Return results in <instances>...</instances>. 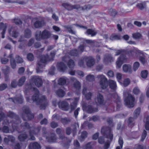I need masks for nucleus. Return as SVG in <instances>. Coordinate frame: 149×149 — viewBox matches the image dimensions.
<instances>
[{
  "instance_id": "41",
  "label": "nucleus",
  "mask_w": 149,
  "mask_h": 149,
  "mask_svg": "<svg viewBox=\"0 0 149 149\" xmlns=\"http://www.w3.org/2000/svg\"><path fill=\"white\" fill-rule=\"evenodd\" d=\"M67 65L69 68H73L74 66V62L72 60H70L68 62Z\"/></svg>"
},
{
  "instance_id": "24",
  "label": "nucleus",
  "mask_w": 149,
  "mask_h": 149,
  "mask_svg": "<svg viewBox=\"0 0 149 149\" xmlns=\"http://www.w3.org/2000/svg\"><path fill=\"white\" fill-rule=\"evenodd\" d=\"M123 71L125 72H128L131 73L132 72L131 66L129 64H124L123 67Z\"/></svg>"
},
{
  "instance_id": "33",
  "label": "nucleus",
  "mask_w": 149,
  "mask_h": 149,
  "mask_svg": "<svg viewBox=\"0 0 149 149\" xmlns=\"http://www.w3.org/2000/svg\"><path fill=\"white\" fill-rule=\"evenodd\" d=\"M47 141L49 142H56V135L54 134H52L50 137H46Z\"/></svg>"
},
{
  "instance_id": "28",
  "label": "nucleus",
  "mask_w": 149,
  "mask_h": 149,
  "mask_svg": "<svg viewBox=\"0 0 149 149\" xmlns=\"http://www.w3.org/2000/svg\"><path fill=\"white\" fill-rule=\"evenodd\" d=\"M45 24V22L43 20L37 21L34 24V26L36 28H39L42 27Z\"/></svg>"
},
{
  "instance_id": "61",
  "label": "nucleus",
  "mask_w": 149,
  "mask_h": 149,
  "mask_svg": "<svg viewBox=\"0 0 149 149\" xmlns=\"http://www.w3.org/2000/svg\"><path fill=\"white\" fill-rule=\"evenodd\" d=\"M7 85L6 84H3L0 85V91H2L7 88Z\"/></svg>"
},
{
  "instance_id": "46",
  "label": "nucleus",
  "mask_w": 149,
  "mask_h": 149,
  "mask_svg": "<svg viewBox=\"0 0 149 149\" xmlns=\"http://www.w3.org/2000/svg\"><path fill=\"white\" fill-rule=\"evenodd\" d=\"M130 83V81L129 79L127 78L124 80L122 84V85L123 86L126 87L129 85Z\"/></svg>"
},
{
  "instance_id": "16",
  "label": "nucleus",
  "mask_w": 149,
  "mask_h": 149,
  "mask_svg": "<svg viewBox=\"0 0 149 149\" xmlns=\"http://www.w3.org/2000/svg\"><path fill=\"white\" fill-rule=\"evenodd\" d=\"M0 2H4L6 3H18L19 4H24L25 3L22 0H0Z\"/></svg>"
},
{
  "instance_id": "42",
  "label": "nucleus",
  "mask_w": 149,
  "mask_h": 149,
  "mask_svg": "<svg viewBox=\"0 0 149 149\" xmlns=\"http://www.w3.org/2000/svg\"><path fill=\"white\" fill-rule=\"evenodd\" d=\"M141 111V109L140 108H137L135 111L134 113V118H137L139 115Z\"/></svg>"
},
{
  "instance_id": "9",
  "label": "nucleus",
  "mask_w": 149,
  "mask_h": 149,
  "mask_svg": "<svg viewBox=\"0 0 149 149\" xmlns=\"http://www.w3.org/2000/svg\"><path fill=\"white\" fill-rule=\"evenodd\" d=\"M82 108L84 111H86L88 113H93L98 111L97 108L93 107L91 105L86 106L85 105L83 104Z\"/></svg>"
},
{
  "instance_id": "19",
  "label": "nucleus",
  "mask_w": 149,
  "mask_h": 149,
  "mask_svg": "<svg viewBox=\"0 0 149 149\" xmlns=\"http://www.w3.org/2000/svg\"><path fill=\"white\" fill-rule=\"evenodd\" d=\"M40 130V128H36L34 129V130L31 131L30 132V135L31 137L30 139L31 140H35V137L33 136V135H37L39 132Z\"/></svg>"
},
{
  "instance_id": "49",
  "label": "nucleus",
  "mask_w": 149,
  "mask_h": 149,
  "mask_svg": "<svg viewBox=\"0 0 149 149\" xmlns=\"http://www.w3.org/2000/svg\"><path fill=\"white\" fill-rule=\"evenodd\" d=\"M109 14L112 17H114L117 14V12L114 9H110L109 10Z\"/></svg>"
},
{
  "instance_id": "51",
  "label": "nucleus",
  "mask_w": 149,
  "mask_h": 149,
  "mask_svg": "<svg viewBox=\"0 0 149 149\" xmlns=\"http://www.w3.org/2000/svg\"><path fill=\"white\" fill-rule=\"evenodd\" d=\"M148 71L146 70L143 71L141 72V77L143 78H146L148 75Z\"/></svg>"
},
{
  "instance_id": "29",
  "label": "nucleus",
  "mask_w": 149,
  "mask_h": 149,
  "mask_svg": "<svg viewBox=\"0 0 149 149\" xmlns=\"http://www.w3.org/2000/svg\"><path fill=\"white\" fill-rule=\"evenodd\" d=\"M56 93L58 96L61 97H63L65 94V91L61 88H59L57 90Z\"/></svg>"
},
{
  "instance_id": "35",
  "label": "nucleus",
  "mask_w": 149,
  "mask_h": 149,
  "mask_svg": "<svg viewBox=\"0 0 149 149\" xmlns=\"http://www.w3.org/2000/svg\"><path fill=\"white\" fill-rule=\"evenodd\" d=\"M27 137V136L26 134H22L18 137V139L20 141H24Z\"/></svg>"
},
{
  "instance_id": "8",
  "label": "nucleus",
  "mask_w": 149,
  "mask_h": 149,
  "mask_svg": "<svg viewBox=\"0 0 149 149\" xmlns=\"http://www.w3.org/2000/svg\"><path fill=\"white\" fill-rule=\"evenodd\" d=\"M31 81L38 87H40L42 85V79L40 77L32 76L31 77Z\"/></svg>"
},
{
  "instance_id": "54",
  "label": "nucleus",
  "mask_w": 149,
  "mask_h": 149,
  "mask_svg": "<svg viewBox=\"0 0 149 149\" xmlns=\"http://www.w3.org/2000/svg\"><path fill=\"white\" fill-rule=\"evenodd\" d=\"M27 58L29 60L32 61L33 60L34 57L32 54L29 53L27 54Z\"/></svg>"
},
{
  "instance_id": "25",
  "label": "nucleus",
  "mask_w": 149,
  "mask_h": 149,
  "mask_svg": "<svg viewBox=\"0 0 149 149\" xmlns=\"http://www.w3.org/2000/svg\"><path fill=\"white\" fill-rule=\"evenodd\" d=\"M29 149H40L41 147L37 142L31 143L29 146Z\"/></svg>"
},
{
  "instance_id": "3",
  "label": "nucleus",
  "mask_w": 149,
  "mask_h": 149,
  "mask_svg": "<svg viewBox=\"0 0 149 149\" xmlns=\"http://www.w3.org/2000/svg\"><path fill=\"white\" fill-rule=\"evenodd\" d=\"M56 54V52L52 51L50 53L51 58H49L48 55L47 54L45 56H42L40 58V61L38 63V67L36 68L37 72L38 73L42 72L43 69L45 67L46 63L48 61L53 60Z\"/></svg>"
},
{
  "instance_id": "4",
  "label": "nucleus",
  "mask_w": 149,
  "mask_h": 149,
  "mask_svg": "<svg viewBox=\"0 0 149 149\" xmlns=\"http://www.w3.org/2000/svg\"><path fill=\"white\" fill-rule=\"evenodd\" d=\"M51 36L50 33L47 30H45L42 32L40 31L36 32L35 35V37L36 40L40 41L42 39H48Z\"/></svg>"
},
{
  "instance_id": "15",
  "label": "nucleus",
  "mask_w": 149,
  "mask_h": 149,
  "mask_svg": "<svg viewBox=\"0 0 149 149\" xmlns=\"http://www.w3.org/2000/svg\"><path fill=\"white\" fill-rule=\"evenodd\" d=\"M63 6L68 10H71L73 9H78L79 6L78 5L72 6L67 3H64L62 5Z\"/></svg>"
},
{
  "instance_id": "47",
  "label": "nucleus",
  "mask_w": 149,
  "mask_h": 149,
  "mask_svg": "<svg viewBox=\"0 0 149 149\" xmlns=\"http://www.w3.org/2000/svg\"><path fill=\"white\" fill-rule=\"evenodd\" d=\"M12 22L18 25H20L22 23V21L19 19L18 18L13 19L12 20Z\"/></svg>"
},
{
  "instance_id": "32",
  "label": "nucleus",
  "mask_w": 149,
  "mask_h": 149,
  "mask_svg": "<svg viewBox=\"0 0 149 149\" xmlns=\"http://www.w3.org/2000/svg\"><path fill=\"white\" fill-rule=\"evenodd\" d=\"M114 60V58L111 56V55L109 54L105 55L104 58V61L105 63L111 62L113 61Z\"/></svg>"
},
{
  "instance_id": "18",
  "label": "nucleus",
  "mask_w": 149,
  "mask_h": 149,
  "mask_svg": "<svg viewBox=\"0 0 149 149\" xmlns=\"http://www.w3.org/2000/svg\"><path fill=\"white\" fill-rule=\"evenodd\" d=\"M8 32L12 37L15 38L17 37L19 35V33L16 28L11 27V29H9Z\"/></svg>"
},
{
  "instance_id": "59",
  "label": "nucleus",
  "mask_w": 149,
  "mask_h": 149,
  "mask_svg": "<svg viewBox=\"0 0 149 149\" xmlns=\"http://www.w3.org/2000/svg\"><path fill=\"white\" fill-rule=\"evenodd\" d=\"M15 58L16 62L18 63H20L23 62V61L22 58L19 56H16Z\"/></svg>"
},
{
  "instance_id": "57",
  "label": "nucleus",
  "mask_w": 149,
  "mask_h": 149,
  "mask_svg": "<svg viewBox=\"0 0 149 149\" xmlns=\"http://www.w3.org/2000/svg\"><path fill=\"white\" fill-rule=\"evenodd\" d=\"M61 121L63 124H66L69 123L70 121V120L69 119L64 118L61 119Z\"/></svg>"
},
{
  "instance_id": "44",
  "label": "nucleus",
  "mask_w": 149,
  "mask_h": 149,
  "mask_svg": "<svg viewBox=\"0 0 149 149\" xmlns=\"http://www.w3.org/2000/svg\"><path fill=\"white\" fill-rule=\"evenodd\" d=\"M100 119V118L97 116H94L92 117H89V120H93L94 121H96Z\"/></svg>"
},
{
  "instance_id": "48",
  "label": "nucleus",
  "mask_w": 149,
  "mask_h": 149,
  "mask_svg": "<svg viewBox=\"0 0 149 149\" xmlns=\"http://www.w3.org/2000/svg\"><path fill=\"white\" fill-rule=\"evenodd\" d=\"M137 6L140 10H142L146 8V5L145 3H142L138 4Z\"/></svg>"
},
{
  "instance_id": "7",
  "label": "nucleus",
  "mask_w": 149,
  "mask_h": 149,
  "mask_svg": "<svg viewBox=\"0 0 149 149\" xmlns=\"http://www.w3.org/2000/svg\"><path fill=\"white\" fill-rule=\"evenodd\" d=\"M23 110L24 114L22 116V118L24 120H30L34 118L33 115L30 113L28 107H24Z\"/></svg>"
},
{
  "instance_id": "27",
  "label": "nucleus",
  "mask_w": 149,
  "mask_h": 149,
  "mask_svg": "<svg viewBox=\"0 0 149 149\" xmlns=\"http://www.w3.org/2000/svg\"><path fill=\"white\" fill-rule=\"evenodd\" d=\"M7 26V25L6 24H4L2 23H0V29L3 30V31L1 33L2 35V38H4V34L5 33Z\"/></svg>"
},
{
  "instance_id": "53",
  "label": "nucleus",
  "mask_w": 149,
  "mask_h": 149,
  "mask_svg": "<svg viewBox=\"0 0 149 149\" xmlns=\"http://www.w3.org/2000/svg\"><path fill=\"white\" fill-rule=\"evenodd\" d=\"M113 97L114 99H116V102H120V98L118 96L117 94H114L113 95Z\"/></svg>"
},
{
  "instance_id": "30",
  "label": "nucleus",
  "mask_w": 149,
  "mask_h": 149,
  "mask_svg": "<svg viewBox=\"0 0 149 149\" xmlns=\"http://www.w3.org/2000/svg\"><path fill=\"white\" fill-rule=\"evenodd\" d=\"M79 97L75 98L74 102L70 104L71 112L73 111L76 107L77 102L79 100Z\"/></svg>"
},
{
  "instance_id": "23",
  "label": "nucleus",
  "mask_w": 149,
  "mask_h": 149,
  "mask_svg": "<svg viewBox=\"0 0 149 149\" xmlns=\"http://www.w3.org/2000/svg\"><path fill=\"white\" fill-rule=\"evenodd\" d=\"M87 92V89L84 88L83 90L82 93L84 95L85 98L87 100H90L92 95V94L91 92L86 93Z\"/></svg>"
},
{
  "instance_id": "62",
  "label": "nucleus",
  "mask_w": 149,
  "mask_h": 149,
  "mask_svg": "<svg viewBox=\"0 0 149 149\" xmlns=\"http://www.w3.org/2000/svg\"><path fill=\"white\" fill-rule=\"evenodd\" d=\"M98 142L100 144H103L104 143V141L103 137L101 136L99 138Z\"/></svg>"
},
{
  "instance_id": "38",
  "label": "nucleus",
  "mask_w": 149,
  "mask_h": 149,
  "mask_svg": "<svg viewBox=\"0 0 149 149\" xmlns=\"http://www.w3.org/2000/svg\"><path fill=\"white\" fill-rule=\"evenodd\" d=\"M86 33L88 35H91L92 36H95L96 34V32L92 29H88L87 30Z\"/></svg>"
},
{
  "instance_id": "43",
  "label": "nucleus",
  "mask_w": 149,
  "mask_h": 149,
  "mask_svg": "<svg viewBox=\"0 0 149 149\" xmlns=\"http://www.w3.org/2000/svg\"><path fill=\"white\" fill-rule=\"evenodd\" d=\"M140 66V64L138 62H135L133 64V68L134 71H136Z\"/></svg>"
},
{
  "instance_id": "56",
  "label": "nucleus",
  "mask_w": 149,
  "mask_h": 149,
  "mask_svg": "<svg viewBox=\"0 0 149 149\" xmlns=\"http://www.w3.org/2000/svg\"><path fill=\"white\" fill-rule=\"evenodd\" d=\"M145 128L147 130H149V116L147 117L146 121L145 124Z\"/></svg>"
},
{
  "instance_id": "39",
  "label": "nucleus",
  "mask_w": 149,
  "mask_h": 149,
  "mask_svg": "<svg viewBox=\"0 0 149 149\" xmlns=\"http://www.w3.org/2000/svg\"><path fill=\"white\" fill-rule=\"evenodd\" d=\"M132 37L135 39H139L141 38L142 35L139 33H136L132 34Z\"/></svg>"
},
{
  "instance_id": "52",
  "label": "nucleus",
  "mask_w": 149,
  "mask_h": 149,
  "mask_svg": "<svg viewBox=\"0 0 149 149\" xmlns=\"http://www.w3.org/2000/svg\"><path fill=\"white\" fill-rule=\"evenodd\" d=\"M86 79L90 81H93L94 80V76L93 75H88L87 76Z\"/></svg>"
},
{
  "instance_id": "2",
  "label": "nucleus",
  "mask_w": 149,
  "mask_h": 149,
  "mask_svg": "<svg viewBox=\"0 0 149 149\" xmlns=\"http://www.w3.org/2000/svg\"><path fill=\"white\" fill-rule=\"evenodd\" d=\"M97 78L99 80L101 88L103 89H105L108 86V84L110 88L113 90H115L117 88L116 82L112 80H109L107 83V79L103 74L97 75Z\"/></svg>"
},
{
  "instance_id": "60",
  "label": "nucleus",
  "mask_w": 149,
  "mask_h": 149,
  "mask_svg": "<svg viewBox=\"0 0 149 149\" xmlns=\"http://www.w3.org/2000/svg\"><path fill=\"white\" fill-rule=\"evenodd\" d=\"M147 135V132L145 130H144L143 132L142 133L141 137V141H143L144 139H145Z\"/></svg>"
},
{
  "instance_id": "6",
  "label": "nucleus",
  "mask_w": 149,
  "mask_h": 149,
  "mask_svg": "<svg viewBox=\"0 0 149 149\" xmlns=\"http://www.w3.org/2000/svg\"><path fill=\"white\" fill-rule=\"evenodd\" d=\"M101 133L107 138L109 139L111 141L113 138V134L111 132V129L109 127H104L102 128Z\"/></svg>"
},
{
  "instance_id": "22",
  "label": "nucleus",
  "mask_w": 149,
  "mask_h": 149,
  "mask_svg": "<svg viewBox=\"0 0 149 149\" xmlns=\"http://www.w3.org/2000/svg\"><path fill=\"white\" fill-rule=\"evenodd\" d=\"M15 141V138L13 136L8 135L7 137H5L4 139V142L7 144H9L10 142L13 143Z\"/></svg>"
},
{
  "instance_id": "10",
  "label": "nucleus",
  "mask_w": 149,
  "mask_h": 149,
  "mask_svg": "<svg viewBox=\"0 0 149 149\" xmlns=\"http://www.w3.org/2000/svg\"><path fill=\"white\" fill-rule=\"evenodd\" d=\"M127 58L125 56L123 55H121L118 58L116 62V65L117 68H120L122 64L125 62L127 61Z\"/></svg>"
},
{
  "instance_id": "14",
  "label": "nucleus",
  "mask_w": 149,
  "mask_h": 149,
  "mask_svg": "<svg viewBox=\"0 0 149 149\" xmlns=\"http://www.w3.org/2000/svg\"><path fill=\"white\" fill-rule=\"evenodd\" d=\"M58 106L61 109L67 111L69 109L68 104L65 101L60 102L58 103Z\"/></svg>"
},
{
  "instance_id": "63",
  "label": "nucleus",
  "mask_w": 149,
  "mask_h": 149,
  "mask_svg": "<svg viewBox=\"0 0 149 149\" xmlns=\"http://www.w3.org/2000/svg\"><path fill=\"white\" fill-rule=\"evenodd\" d=\"M133 92L135 94H138L140 92V91L138 87H136L134 88L133 90Z\"/></svg>"
},
{
  "instance_id": "26",
  "label": "nucleus",
  "mask_w": 149,
  "mask_h": 149,
  "mask_svg": "<svg viewBox=\"0 0 149 149\" xmlns=\"http://www.w3.org/2000/svg\"><path fill=\"white\" fill-rule=\"evenodd\" d=\"M10 100H12L15 103H22L23 102V99L22 96L21 95H19V97L14 98L13 99L12 98H9Z\"/></svg>"
},
{
  "instance_id": "21",
  "label": "nucleus",
  "mask_w": 149,
  "mask_h": 149,
  "mask_svg": "<svg viewBox=\"0 0 149 149\" xmlns=\"http://www.w3.org/2000/svg\"><path fill=\"white\" fill-rule=\"evenodd\" d=\"M137 52L140 55L139 58V60L143 64H144L146 62L144 57V53L142 51L140 50H137Z\"/></svg>"
},
{
  "instance_id": "5",
  "label": "nucleus",
  "mask_w": 149,
  "mask_h": 149,
  "mask_svg": "<svg viewBox=\"0 0 149 149\" xmlns=\"http://www.w3.org/2000/svg\"><path fill=\"white\" fill-rule=\"evenodd\" d=\"M127 95V97L124 99L125 104L128 107H132L134 105V98L130 94Z\"/></svg>"
},
{
  "instance_id": "31",
  "label": "nucleus",
  "mask_w": 149,
  "mask_h": 149,
  "mask_svg": "<svg viewBox=\"0 0 149 149\" xmlns=\"http://www.w3.org/2000/svg\"><path fill=\"white\" fill-rule=\"evenodd\" d=\"M13 54H11L8 57L10 58V65L12 68L13 69H14L16 67V64L15 59L13 58Z\"/></svg>"
},
{
  "instance_id": "36",
  "label": "nucleus",
  "mask_w": 149,
  "mask_h": 149,
  "mask_svg": "<svg viewBox=\"0 0 149 149\" xmlns=\"http://www.w3.org/2000/svg\"><path fill=\"white\" fill-rule=\"evenodd\" d=\"M24 34L25 37L26 38H29L31 37V31L28 29L25 30Z\"/></svg>"
},
{
  "instance_id": "37",
  "label": "nucleus",
  "mask_w": 149,
  "mask_h": 149,
  "mask_svg": "<svg viewBox=\"0 0 149 149\" xmlns=\"http://www.w3.org/2000/svg\"><path fill=\"white\" fill-rule=\"evenodd\" d=\"M68 54L71 56H76L78 54V52L76 49L72 50Z\"/></svg>"
},
{
  "instance_id": "34",
  "label": "nucleus",
  "mask_w": 149,
  "mask_h": 149,
  "mask_svg": "<svg viewBox=\"0 0 149 149\" xmlns=\"http://www.w3.org/2000/svg\"><path fill=\"white\" fill-rule=\"evenodd\" d=\"M120 35L119 34H112L110 36V39L111 40H119L120 39Z\"/></svg>"
},
{
  "instance_id": "55",
  "label": "nucleus",
  "mask_w": 149,
  "mask_h": 149,
  "mask_svg": "<svg viewBox=\"0 0 149 149\" xmlns=\"http://www.w3.org/2000/svg\"><path fill=\"white\" fill-rule=\"evenodd\" d=\"M86 47L84 46L83 45H80L78 48V53L79 52L81 53L83 52Z\"/></svg>"
},
{
  "instance_id": "40",
  "label": "nucleus",
  "mask_w": 149,
  "mask_h": 149,
  "mask_svg": "<svg viewBox=\"0 0 149 149\" xmlns=\"http://www.w3.org/2000/svg\"><path fill=\"white\" fill-rule=\"evenodd\" d=\"M25 78L24 77H22L20 78L19 81L18 85L19 86H22L25 81Z\"/></svg>"
},
{
  "instance_id": "17",
  "label": "nucleus",
  "mask_w": 149,
  "mask_h": 149,
  "mask_svg": "<svg viewBox=\"0 0 149 149\" xmlns=\"http://www.w3.org/2000/svg\"><path fill=\"white\" fill-rule=\"evenodd\" d=\"M69 83L68 79L65 77L60 78L58 81V84L60 85H68Z\"/></svg>"
},
{
  "instance_id": "11",
  "label": "nucleus",
  "mask_w": 149,
  "mask_h": 149,
  "mask_svg": "<svg viewBox=\"0 0 149 149\" xmlns=\"http://www.w3.org/2000/svg\"><path fill=\"white\" fill-rule=\"evenodd\" d=\"M72 81L74 82V87L77 91V94L78 95L81 89V85L80 83L75 78L72 77L70 78Z\"/></svg>"
},
{
  "instance_id": "12",
  "label": "nucleus",
  "mask_w": 149,
  "mask_h": 149,
  "mask_svg": "<svg viewBox=\"0 0 149 149\" xmlns=\"http://www.w3.org/2000/svg\"><path fill=\"white\" fill-rule=\"evenodd\" d=\"M84 59L86 62V65L88 67H91L95 64V60L92 56H85Z\"/></svg>"
},
{
  "instance_id": "45",
  "label": "nucleus",
  "mask_w": 149,
  "mask_h": 149,
  "mask_svg": "<svg viewBox=\"0 0 149 149\" xmlns=\"http://www.w3.org/2000/svg\"><path fill=\"white\" fill-rule=\"evenodd\" d=\"M65 28L68 30V31L70 33L72 34H75V32L73 31L72 29V26L68 25L65 26Z\"/></svg>"
},
{
  "instance_id": "13",
  "label": "nucleus",
  "mask_w": 149,
  "mask_h": 149,
  "mask_svg": "<svg viewBox=\"0 0 149 149\" xmlns=\"http://www.w3.org/2000/svg\"><path fill=\"white\" fill-rule=\"evenodd\" d=\"M95 101L97 105L103 104L104 102V99L103 96L100 93L98 94L96 98L95 99Z\"/></svg>"
},
{
  "instance_id": "1",
  "label": "nucleus",
  "mask_w": 149,
  "mask_h": 149,
  "mask_svg": "<svg viewBox=\"0 0 149 149\" xmlns=\"http://www.w3.org/2000/svg\"><path fill=\"white\" fill-rule=\"evenodd\" d=\"M30 89L34 93L32 100L33 102H35L37 105H40L41 109H45L48 105V102L44 95L42 96L39 98V92L38 90L34 87H31Z\"/></svg>"
},
{
  "instance_id": "50",
  "label": "nucleus",
  "mask_w": 149,
  "mask_h": 149,
  "mask_svg": "<svg viewBox=\"0 0 149 149\" xmlns=\"http://www.w3.org/2000/svg\"><path fill=\"white\" fill-rule=\"evenodd\" d=\"M134 119L133 118L130 117L129 118L128 120V123L129 126L131 127L134 125Z\"/></svg>"
},
{
  "instance_id": "58",
  "label": "nucleus",
  "mask_w": 149,
  "mask_h": 149,
  "mask_svg": "<svg viewBox=\"0 0 149 149\" xmlns=\"http://www.w3.org/2000/svg\"><path fill=\"white\" fill-rule=\"evenodd\" d=\"M87 132L86 131L83 132L81 133V138L82 139L81 140L83 141L87 137Z\"/></svg>"
},
{
  "instance_id": "20",
  "label": "nucleus",
  "mask_w": 149,
  "mask_h": 149,
  "mask_svg": "<svg viewBox=\"0 0 149 149\" xmlns=\"http://www.w3.org/2000/svg\"><path fill=\"white\" fill-rule=\"evenodd\" d=\"M57 68L61 72L64 71L67 68L66 65L62 62H61L58 63Z\"/></svg>"
},
{
  "instance_id": "64",
  "label": "nucleus",
  "mask_w": 149,
  "mask_h": 149,
  "mask_svg": "<svg viewBox=\"0 0 149 149\" xmlns=\"http://www.w3.org/2000/svg\"><path fill=\"white\" fill-rule=\"evenodd\" d=\"M11 86L13 88H15L17 86V81L15 80H13L11 83Z\"/></svg>"
}]
</instances>
